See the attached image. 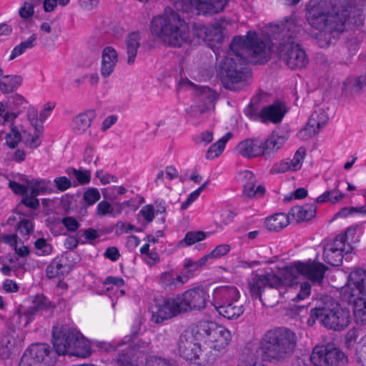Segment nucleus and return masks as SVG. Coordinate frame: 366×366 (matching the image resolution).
<instances>
[{
    "label": "nucleus",
    "instance_id": "bb28decb",
    "mask_svg": "<svg viewBox=\"0 0 366 366\" xmlns=\"http://www.w3.org/2000/svg\"><path fill=\"white\" fill-rule=\"evenodd\" d=\"M127 198L128 199L122 201V198L116 195V215L135 212L144 201L143 199H139L134 196L127 195Z\"/></svg>",
    "mask_w": 366,
    "mask_h": 366
},
{
    "label": "nucleus",
    "instance_id": "c03bdc74",
    "mask_svg": "<svg viewBox=\"0 0 366 366\" xmlns=\"http://www.w3.org/2000/svg\"><path fill=\"white\" fill-rule=\"evenodd\" d=\"M326 247L335 249V251L341 252L342 254L350 253L352 249L349 242L345 240V237L340 234L337 235L333 242L328 244Z\"/></svg>",
    "mask_w": 366,
    "mask_h": 366
},
{
    "label": "nucleus",
    "instance_id": "20e7f679",
    "mask_svg": "<svg viewBox=\"0 0 366 366\" xmlns=\"http://www.w3.org/2000/svg\"><path fill=\"white\" fill-rule=\"evenodd\" d=\"M300 31L301 27L296 25L291 18L286 19L282 24L277 54L280 59L291 69L304 68L308 63L305 51L300 47L297 39Z\"/></svg>",
    "mask_w": 366,
    "mask_h": 366
},
{
    "label": "nucleus",
    "instance_id": "de8ad7c7",
    "mask_svg": "<svg viewBox=\"0 0 366 366\" xmlns=\"http://www.w3.org/2000/svg\"><path fill=\"white\" fill-rule=\"evenodd\" d=\"M20 114V112L6 111L0 115V125L8 127L9 129L14 127L16 118Z\"/></svg>",
    "mask_w": 366,
    "mask_h": 366
},
{
    "label": "nucleus",
    "instance_id": "b1692460",
    "mask_svg": "<svg viewBox=\"0 0 366 366\" xmlns=\"http://www.w3.org/2000/svg\"><path fill=\"white\" fill-rule=\"evenodd\" d=\"M286 137L273 132L264 141H261L262 156L267 158L276 153L286 142Z\"/></svg>",
    "mask_w": 366,
    "mask_h": 366
},
{
    "label": "nucleus",
    "instance_id": "e433bc0d",
    "mask_svg": "<svg viewBox=\"0 0 366 366\" xmlns=\"http://www.w3.org/2000/svg\"><path fill=\"white\" fill-rule=\"evenodd\" d=\"M66 173L70 177H74L77 182L73 183V186L76 187L79 184L83 185L89 183L91 180V173L90 171L84 169H77L74 167H69L66 169Z\"/></svg>",
    "mask_w": 366,
    "mask_h": 366
},
{
    "label": "nucleus",
    "instance_id": "37998d69",
    "mask_svg": "<svg viewBox=\"0 0 366 366\" xmlns=\"http://www.w3.org/2000/svg\"><path fill=\"white\" fill-rule=\"evenodd\" d=\"M223 39L222 26L219 22L207 26L206 41L220 43Z\"/></svg>",
    "mask_w": 366,
    "mask_h": 366
},
{
    "label": "nucleus",
    "instance_id": "6e6552de",
    "mask_svg": "<svg viewBox=\"0 0 366 366\" xmlns=\"http://www.w3.org/2000/svg\"><path fill=\"white\" fill-rule=\"evenodd\" d=\"M317 320L328 329L340 331L349 325L350 312L349 310L342 307L337 303L330 306L315 307L310 310L307 324L312 326Z\"/></svg>",
    "mask_w": 366,
    "mask_h": 366
},
{
    "label": "nucleus",
    "instance_id": "423d86ee",
    "mask_svg": "<svg viewBox=\"0 0 366 366\" xmlns=\"http://www.w3.org/2000/svg\"><path fill=\"white\" fill-rule=\"evenodd\" d=\"M52 341L59 355H69L87 357L92 353L91 345L78 330L67 325L53 327Z\"/></svg>",
    "mask_w": 366,
    "mask_h": 366
},
{
    "label": "nucleus",
    "instance_id": "c756f323",
    "mask_svg": "<svg viewBox=\"0 0 366 366\" xmlns=\"http://www.w3.org/2000/svg\"><path fill=\"white\" fill-rule=\"evenodd\" d=\"M201 100L204 104V107L194 106L191 107V111L189 113L191 117H198L207 111L214 109L217 96L213 92L208 90L207 92L202 94Z\"/></svg>",
    "mask_w": 366,
    "mask_h": 366
},
{
    "label": "nucleus",
    "instance_id": "f8f14e48",
    "mask_svg": "<svg viewBox=\"0 0 366 366\" xmlns=\"http://www.w3.org/2000/svg\"><path fill=\"white\" fill-rule=\"evenodd\" d=\"M310 360L315 366H343L347 362L345 354L331 345L316 346Z\"/></svg>",
    "mask_w": 366,
    "mask_h": 366
},
{
    "label": "nucleus",
    "instance_id": "473e14b6",
    "mask_svg": "<svg viewBox=\"0 0 366 366\" xmlns=\"http://www.w3.org/2000/svg\"><path fill=\"white\" fill-rule=\"evenodd\" d=\"M365 84V76L349 77L343 82L342 92L346 95H354L358 94Z\"/></svg>",
    "mask_w": 366,
    "mask_h": 366
},
{
    "label": "nucleus",
    "instance_id": "5fc2aeb1",
    "mask_svg": "<svg viewBox=\"0 0 366 366\" xmlns=\"http://www.w3.org/2000/svg\"><path fill=\"white\" fill-rule=\"evenodd\" d=\"M36 197L37 196L32 195L30 192V195H26L22 198L21 204L17 206L16 209L21 210L23 206L31 209L37 208L39 206V202Z\"/></svg>",
    "mask_w": 366,
    "mask_h": 366
},
{
    "label": "nucleus",
    "instance_id": "09e8293b",
    "mask_svg": "<svg viewBox=\"0 0 366 366\" xmlns=\"http://www.w3.org/2000/svg\"><path fill=\"white\" fill-rule=\"evenodd\" d=\"M101 194L99 191L94 187L87 189L83 195V199L88 206L94 204L99 200Z\"/></svg>",
    "mask_w": 366,
    "mask_h": 366
},
{
    "label": "nucleus",
    "instance_id": "ea45409f",
    "mask_svg": "<svg viewBox=\"0 0 366 366\" xmlns=\"http://www.w3.org/2000/svg\"><path fill=\"white\" fill-rule=\"evenodd\" d=\"M345 197V194L340 192L337 188L325 192L316 199V203L330 202L335 204L339 202Z\"/></svg>",
    "mask_w": 366,
    "mask_h": 366
},
{
    "label": "nucleus",
    "instance_id": "864d4df0",
    "mask_svg": "<svg viewBox=\"0 0 366 366\" xmlns=\"http://www.w3.org/2000/svg\"><path fill=\"white\" fill-rule=\"evenodd\" d=\"M8 102L11 110L14 112H16V110L21 107H25V105L28 104V101L19 94H14L11 96L8 99Z\"/></svg>",
    "mask_w": 366,
    "mask_h": 366
},
{
    "label": "nucleus",
    "instance_id": "aec40b11",
    "mask_svg": "<svg viewBox=\"0 0 366 366\" xmlns=\"http://www.w3.org/2000/svg\"><path fill=\"white\" fill-rule=\"evenodd\" d=\"M241 179L244 184L242 195L248 199H257L262 197L265 193V187L262 184L256 186L257 179L255 175L249 170L240 173Z\"/></svg>",
    "mask_w": 366,
    "mask_h": 366
},
{
    "label": "nucleus",
    "instance_id": "f3484780",
    "mask_svg": "<svg viewBox=\"0 0 366 366\" xmlns=\"http://www.w3.org/2000/svg\"><path fill=\"white\" fill-rule=\"evenodd\" d=\"M327 267L322 263L316 262H298L290 267L288 270L293 274H302L315 284L320 285Z\"/></svg>",
    "mask_w": 366,
    "mask_h": 366
},
{
    "label": "nucleus",
    "instance_id": "393cba45",
    "mask_svg": "<svg viewBox=\"0 0 366 366\" xmlns=\"http://www.w3.org/2000/svg\"><path fill=\"white\" fill-rule=\"evenodd\" d=\"M236 150L247 159L262 156L261 141L258 139H247L242 141L236 147Z\"/></svg>",
    "mask_w": 366,
    "mask_h": 366
},
{
    "label": "nucleus",
    "instance_id": "79ce46f5",
    "mask_svg": "<svg viewBox=\"0 0 366 366\" xmlns=\"http://www.w3.org/2000/svg\"><path fill=\"white\" fill-rule=\"evenodd\" d=\"M36 35L32 34L26 41H24L16 45L11 51L9 60H13L16 57L20 56L24 53L27 49L33 48L36 44Z\"/></svg>",
    "mask_w": 366,
    "mask_h": 366
},
{
    "label": "nucleus",
    "instance_id": "f257e3e1",
    "mask_svg": "<svg viewBox=\"0 0 366 366\" xmlns=\"http://www.w3.org/2000/svg\"><path fill=\"white\" fill-rule=\"evenodd\" d=\"M235 59L226 56L219 64L220 76L224 88L238 91L250 77V69L246 66L247 57L254 63L267 61L272 51L269 37L249 31L245 36L234 37L229 46Z\"/></svg>",
    "mask_w": 366,
    "mask_h": 366
},
{
    "label": "nucleus",
    "instance_id": "69168bd1",
    "mask_svg": "<svg viewBox=\"0 0 366 366\" xmlns=\"http://www.w3.org/2000/svg\"><path fill=\"white\" fill-rule=\"evenodd\" d=\"M54 182L55 183L57 189L61 192L68 189L73 185L71 180L65 176L55 178Z\"/></svg>",
    "mask_w": 366,
    "mask_h": 366
},
{
    "label": "nucleus",
    "instance_id": "3c124183",
    "mask_svg": "<svg viewBox=\"0 0 366 366\" xmlns=\"http://www.w3.org/2000/svg\"><path fill=\"white\" fill-rule=\"evenodd\" d=\"M21 136L19 130L15 127L10 128V132L6 135V142L10 148H15L21 142Z\"/></svg>",
    "mask_w": 366,
    "mask_h": 366
},
{
    "label": "nucleus",
    "instance_id": "cd10ccee",
    "mask_svg": "<svg viewBox=\"0 0 366 366\" xmlns=\"http://www.w3.org/2000/svg\"><path fill=\"white\" fill-rule=\"evenodd\" d=\"M316 214V207L314 204H306L302 206H295L289 212L290 218L297 222L308 221Z\"/></svg>",
    "mask_w": 366,
    "mask_h": 366
},
{
    "label": "nucleus",
    "instance_id": "774afa93",
    "mask_svg": "<svg viewBox=\"0 0 366 366\" xmlns=\"http://www.w3.org/2000/svg\"><path fill=\"white\" fill-rule=\"evenodd\" d=\"M146 366H172V365L166 359L158 357H151L147 360Z\"/></svg>",
    "mask_w": 366,
    "mask_h": 366
},
{
    "label": "nucleus",
    "instance_id": "412c9836",
    "mask_svg": "<svg viewBox=\"0 0 366 366\" xmlns=\"http://www.w3.org/2000/svg\"><path fill=\"white\" fill-rule=\"evenodd\" d=\"M287 113L285 105L279 101L264 107L259 113V117L263 123L272 122L278 124L282 122Z\"/></svg>",
    "mask_w": 366,
    "mask_h": 366
},
{
    "label": "nucleus",
    "instance_id": "052dcab7",
    "mask_svg": "<svg viewBox=\"0 0 366 366\" xmlns=\"http://www.w3.org/2000/svg\"><path fill=\"white\" fill-rule=\"evenodd\" d=\"M357 360L362 366H366V334L361 338L360 346L357 349Z\"/></svg>",
    "mask_w": 366,
    "mask_h": 366
},
{
    "label": "nucleus",
    "instance_id": "ddd939ff",
    "mask_svg": "<svg viewBox=\"0 0 366 366\" xmlns=\"http://www.w3.org/2000/svg\"><path fill=\"white\" fill-rule=\"evenodd\" d=\"M197 333L205 335V341L209 347L216 351H222L228 345L231 335L228 330L221 325L207 323L201 325Z\"/></svg>",
    "mask_w": 366,
    "mask_h": 366
},
{
    "label": "nucleus",
    "instance_id": "e2e57ef3",
    "mask_svg": "<svg viewBox=\"0 0 366 366\" xmlns=\"http://www.w3.org/2000/svg\"><path fill=\"white\" fill-rule=\"evenodd\" d=\"M61 223L69 232H74L80 227V223L72 217H64L61 220Z\"/></svg>",
    "mask_w": 366,
    "mask_h": 366
},
{
    "label": "nucleus",
    "instance_id": "f03ea898",
    "mask_svg": "<svg viewBox=\"0 0 366 366\" xmlns=\"http://www.w3.org/2000/svg\"><path fill=\"white\" fill-rule=\"evenodd\" d=\"M150 27L154 35L174 47H180L187 43L198 44L206 41L207 26L195 24L190 34L184 19L169 7L166 8L162 15L153 18Z\"/></svg>",
    "mask_w": 366,
    "mask_h": 366
},
{
    "label": "nucleus",
    "instance_id": "f704fd0d",
    "mask_svg": "<svg viewBox=\"0 0 366 366\" xmlns=\"http://www.w3.org/2000/svg\"><path fill=\"white\" fill-rule=\"evenodd\" d=\"M139 34L138 32L131 33L127 39L126 46L127 52V64H132L134 63L135 57L137 54V49L139 47Z\"/></svg>",
    "mask_w": 366,
    "mask_h": 366
},
{
    "label": "nucleus",
    "instance_id": "1a4fd4ad",
    "mask_svg": "<svg viewBox=\"0 0 366 366\" xmlns=\"http://www.w3.org/2000/svg\"><path fill=\"white\" fill-rule=\"evenodd\" d=\"M212 304L222 317L228 319L239 317L244 312L239 301V290L234 286H222L214 290Z\"/></svg>",
    "mask_w": 366,
    "mask_h": 366
},
{
    "label": "nucleus",
    "instance_id": "0eeeda50",
    "mask_svg": "<svg viewBox=\"0 0 366 366\" xmlns=\"http://www.w3.org/2000/svg\"><path fill=\"white\" fill-rule=\"evenodd\" d=\"M269 287L272 298L267 300L268 305L273 306L278 303L281 299L285 297V292H290L285 288L282 280L273 272H265L262 274H252L248 282V288L250 295L253 299H258L264 305L262 299V293L264 289Z\"/></svg>",
    "mask_w": 366,
    "mask_h": 366
},
{
    "label": "nucleus",
    "instance_id": "dca6fc26",
    "mask_svg": "<svg viewBox=\"0 0 366 366\" xmlns=\"http://www.w3.org/2000/svg\"><path fill=\"white\" fill-rule=\"evenodd\" d=\"M178 351L187 360L196 362L202 355V350L197 342L193 331L185 330L178 340Z\"/></svg>",
    "mask_w": 366,
    "mask_h": 366
},
{
    "label": "nucleus",
    "instance_id": "8fccbe9b",
    "mask_svg": "<svg viewBox=\"0 0 366 366\" xmlns=\"http://www.w3.org/2000/svg\"><path fill=\"white\" fill-rule=\"evenodd\" d=\"M36 254L39 256L50 254L52 252V247L44 238H39L34 242Z\"/></svg>",
    "mask_w": 366,
    "mask_h": 366
},
{
    "label": "nucleus",
    "instance_id": "4468645a",
    "mask_svg": "<svg viewBox=\"0 0 366 366\" xmlns=\"http://www.w3.org/2000/svg\"><path fill=\"white\" fill-rule=\"evenodd\" d=\"M177 297L182 313L200 311L206 307L209 300L208 293L200 287L187 290Z\"/></svg>",
    "mask_w": 366,
    "mask_h": 366
},
{
    "label": "nucleus",
    "instance_id": "a211bd4d",
    "mask_svg": "<svg viewBox=\"0 0 366 366\" xmlns=\"http://www.w3.org/2000/svg\"><path fill=\"white\" fill-rule=\"evenodd\" d=\"M328 119L329 117L325 109H316L312 112L305 127L299 132L298 137L304 140L311 138L319 132Z\"/></svg>",
    "mask_w": 366,
    "mask_h": 366
},
{
    "label": "nucleus",
    "instance_id": "603ef678",
    "mask_svg": "<svg viewBox=\"0 0 366 366\" xmlns=\"http://www.w3.org/2000/svg\"><path fill=\"white\" fill-rule=\"evenodd\" d=\"M19 322H23L24 326H27L34 319L36 312L33 310L30 307L26 309H18L16 311Z\"/></svg>",
    "mask_w": 366,
    "mask_h": 366
},
{
    "label": "nucleus",
    "instance_id": "72a5a7b5",
    "mask_svg": "<svg viewBox=\"0 0 366 366\" xmlns=\"http://www.w3.org/2000/svg\"><path fill=\"white\" fill-rule=\"evenodd\" d=\"M22 83V77L19 75H5L0 79V91L9 94L16 90Z\"/></svg>",
    "mask_w": 366,
    "mask_h": 366
},
{
    "label": "nucleus",
    "instance_id": "5701e85b",
    "mask_svg": "<svg viewBox=\"0 0 366 366\" xmlns=\"http://www.w3.org/2000/svg\"><path fill=\"white\" fill-rule=\"evenodd\" d=\"M262 360L264 357L259 345L247 346L240 354L238 366H262Z\"/></svg>",
    "mask_w": 366,
    "mask_h": 366
},
{
    "label": "nucleus",
    "instance_id": "4c0bfd02",
    "mask_svg": "<svg viewBox=\"0 0 366 366\" xmlns=\"http://www.w3.org/2000/svg\"><path fill=\"white\" fill-rule=\"evenodd\" d=\"M232 137L231 133H227L214 144H212L207 150L206 157L212 159L219 157L223 152L226 143Z\"/></svg>",
    "mask_w": 366,
    "mask_h": 366
},
{
    "label": "nucleus",
    "instance_id": "a878e982",
    "mask_svg": "<svg viewBox=\"0 0 366 366\" xmlns=\"http://www.w3.org/2000/svg\"><path fill=\"white\" fill-rule=\"evenodd\" d=\"M189 280V275L174 276L172 272H162L159 277V283L165 290L172 291L183 285Z\"/></svg>",
    "mask_w": 366,
    "mask_h": 366
},
{
    "label": "nucleus",
    "instance_id": "9d476101",
    "mask_svg": "<svg viewBox=\"0 0 366 366\" xmlns=\"http://www.w3.org/2000/svg\"><path fill=\"white\" fill-rule=\"evenodd\" d=\"M342 301L351 304L359 298L366 299V272L360 268L350 272L347 282L340 291Z\"/></svg>",
    "mask_w": 366,
    "mask_h": 366
},
{
    "label": "nucleus",
    "instance_id": "2eb2a0df",
    "mask_svg": "<svg viewBox=\"0 0 366 366\" xmlns=\"http://www.w3.org/2000/svg\"><path fill=\"white\" fill-rule=\"evenodd\" d=\"M155 304L151 307V320L159 324L182 314L177 297L166 299H155Z\"/></svg>",
    "mask_w": 366,
    "mask_h": 366
},
{
    "label": "nucleus",
    "instance_id": "4d7b16f0",
    "mask_svg": "<svg viewBox=\"0 0 366 366\" xmlns=\"http://www.w3.org/2000/svg\"><path fill=\"white\" fill-rule=\"evenodd\" d=\"M114 286V277L112 276H109L106 278V280L103 282V289L102 292L106 294L112 300V305L114 307V302L112 299L114 292L113 287Z\"/></svg>",
    "mask_w": 366,
    "mask_h": 366
},
{
    "label": "nucleus",
    "instance_id": "4be33fe9",
    "mask_svg": "<svg viewBox=\"0 0 366 366\" xmlns=\"http://www.w3.org/2000/svg\"><path fill=\"white\" fill-rule=\"evenodd\" d=\"M306 154V149L304 147H300L295 152L293 159H287L282 161L280 164L272 167L271 172L273 174L284 173L288 170L297 171L302 167V161Z\"/></svg>",
    "mask_w": 366,
    "mask_h": 366
},
{
    "label": "nucleus",
    "instance_id": "7c9ffc66",
    "mask_svg": "<svg viewBox=\"0 0 366 366\" xmlns=\"http://www.w3.org/2000/svg\"><path fill=\"white\" fill-rule=\"evenodd\" d=\"M114 71V49L106 47L102 54L101 74L104 78L109 76Z\"/></svg>",
    "mask_w": 366,
    "mask_h": 366
},
{
    "label": "nucleus",
    "instance_id": "39448f33",
    "mask_svg": "<svg viewBox=\"0 0 366 366\" xmlns=\"http://www.w3.org/2000/svg\"><path fill=\"white\" fill-rule=\"evenodd\" d=\"M264 360L282 362L288 358L296 345L295 334L285 327L267 331L259 344Z\"/></svg>",
    "mask_w": 366,
    "mask_h": 366
},
{
    "label": "nucleus",
    "instance_id": "58836bf2",
    "mask_svg": "<svg viewBox=\"0 0 366 366\" xmlns=\"http://www.w3.org/2000/svg\"><path fill=\"white\" fill-rule=\"evenodd\" d=\"M354 305L353 313L355 320L361 325L366 324V298H359L352 301Z\"/></svg>",
    "mask_w": 366,
    "mask_h": 366
},
{
    "label": "nucleus",
    "instance_id": "6ab92c4d",
    "mask_svg": "<svg viewBox=\"0 0 366 366\" xmlns=\"http://www.w3.org/2000/svg\"><path fill=\"white\" fill-rule=\"evenodd\" d=\"M50 352V346L47 344L36 343L26 350L21 359L23 360L24 365H25V363L28 364L29 362L44 364L45 366H47L45 361ZM26 366H28V365H26Z\"/></svg>",
    "mask_w": 366,
    "mask_h": 366
},
{
    "label": "nucleus",
    "instance_id": "680f3d73",
    "mask_svg": "<svg viewBox=\"0 0 366 366\" xmlns=\"http://www.w3.org/2000/svg\"><path fill=\"white\" fill-rule=\"evenodd\" d=\"M139 215L142 216L147 224L152 222L154 218V207L151 204L144 205L139 211Z\"/></svg>",
    "mask_w": 366,
    "mask_h": 366
},
{
    "label": "nucleus",
    "instance_id": "9b49d317",
    "mask_svg": "<svg viewBox=\"0 0 366 366\" xmlns=\"http://www.w3.org/2000/svg\"><path fill=\"white\" fill-rule=\"evenodd\" d=\"M174 9L189 12L195 9L199 14H214L222 11L228 0H170Z\"/></svg>",
    "mask_w": 366,
    "mask_h": 366
},
{
    "label": "nucleus",
    "instance_id": "13d9d810",
    "mask_svg": "<svg viewBox=\"0 0 366 366\" xmlns=\"http://www.w3.org/2000/svg\"><path fill=\"white\" fill-rule=\"evenodd\" d=\"M34 225L31 221L24 219L21 220L18 224L16 228L17 232H19L21 235H29L33 232Z\"/></svg>",
    "mask_w": 366,
    "mask_h": 366
},
{
    "label": "nucleus",
    "instance_id": "a18cd8bd",
    "mask_svg": "<svg viewBox=\"0 0 366 366\" xmlns=\"http://www.w3.org/2000/svg\"><path fill=\"white\" fill-rule=\"evenodd\" d=\"M343 255L341 252L335 251L330 248L325 247L323 252L324 259L326 262L332 266L340 265L343 259Z\"/></svg>",
    "mask_w": 366,
    "mask_h": 366
},
{
    "label": "nucleus",
    "instance_id": "2f4dec72",
    "mask_svg": "<svg viewBox=\"0 0 366 366\" xmlns=\"http://www.w3.org/2000/svg\"><path fill=\"white\" fill-rule=\"evenodd\" d=\"M290 219V215L277 213L266 219L265 227L270 232H279L288 225Z\"/></svg>",
    "mask_w": 366,
    "mask_h": 366
},
{
    "label": "nucleus",
    "instance_id": "c9c22d12",
    "mask_svg": "<svg viewBox=\"0 0 366 366\" xmlns=\"http://www.w3.org/2000/svg\"><path fill=\"white\" fill-rule=\"evenodd\" d=\"M31 193L32 195L50 194L53 192L51 187V182L49 179H32L29 182Z\"/></svg>",
    "mask_w": 366,
    "mask_h": 366
},
{
    "label": "nucleus",
    "instance_id": "a19ab883",
    "mask_svg": "<svg viewBox=\"0 0 366 366\" xmlns=\"http://www.w3.org/2000/svg\"><path fill=\"white\" fill-rule=\"evenodd\" d=\"M65 265H64L59 259H54L47 266L46 269V276L49 279L61 277L64 275Z\"/></svg>",
    "mask_w": 366,
    "mask_h": 366
},
{
    "label": "nucleus",
    "instance_id": "bf43d9fd",
    "mask_svg": "<svg viewBox=\"0 0 366 366\" xmlns=\"http://www.w3.org/2000/svg\"><path fill=\"white\" fill-rule=\"evenodd\" d=\"M206 235L203 232H187L185 235L184 241L186 244L192 245L195 242L203 240Z\"/></svg>",
    "mask_w": 366,
    "mask_h": 366
},
{
    "label": "nucleus",
    "instance_id": "6e6d98bb",
    "mask_svg": "<svg viewBox=\"0 0 366 366\" xmlns=\"http://www.w3.org/2000/svg\"><path fill=\"white\" fill-rule=\"evenodd\" d=\"M49 300L43 295H36L32 300V305L30 307L36 313L48 307Z\"/></svg>",
    "mask_w": 366,
    "mask_h": 366
},
{
    "label": "nucleus",
    "instance_id": "0e129e2a",
    "mask_svg": "<svg viewBox=\"0 0 366 366\" xmlns=\"http://www.w3.org/2000/svg\"><path fill=\"white\" fill-rule=\"evenodd\" d=\"M230 246L229 244H219L210 253V258H219L226 255L230 251Z\"/></svg>",
    "mask_w": 366,
    "mask_h": 366
},
{
    "label": "nucleus",
    "instance_id": "49530a36",
    "mask_svg": "<svg viewBox=\"0 0 366 366\" xmlns=\"http://www.w3.org/2000/svg\"><path fill=\"white\" fill-rule=\"evenodd\" d=\"M285 288L290 292H285V295H287V297L291 298V300H293L294 302H298L300 300H304L305 298L307 297L310 294V290H311V287L309 283H307V282L302 283V284H301L300 290L299 292L295 296H294L292 294L293 290H292V286H290V287L285 286Z\"/></svg>",
    "mask_w": 366,
    "mask_h": 366
},
{
    "label": "nucleus",
    "instance_id": "338daca9",
    "mask_svg": "<svg viewBox=\"0 0 366 366\" xmlns=\"http://www.w3.org/2000/svg\"><path fill=\"white\" fill-rule=\"evenodd\" d=\"M27 118L32 127L36 128L40 121L38 118V111L33 106L29 105L27 109Z\"/></svg>",
    "mask_w": 366,
    "mask_h": 366
},
{
    "label": "nucleus",
    "instance_id": "7ed1b4c3",
    "mask_svg": "<svg viewBox=\"0 0 366 366\" xmlns=\"http://www.w3.org/2000/svg\"><path fill=\"white\" fill-rule=\"evenodd\" d=\"M306 16L309 24L318 30L315 35L317 43L320 47L325 48L344 31L348 12L347 9L336 6L327 11L324 1H310Z\"/></svg>",
    "mask_w": 366,
    "mask_h": 366
},
{
    "label": "nucleus",
    "instance_id": "c85d7f7f",
    "mask_svg": "<svg viewBox=\"0 0 366 366\" xmlns=\"http://www.w3.org/2000/svg\"><path fill=\"white\" fill-rule=\"evenodd\" d=\"M96 112L90 109L77 115L72 122V129L76 134H82L90 127L92 121L95 118Z\"/></svg>",
    "mask_w": 366,
    "mask_h": 366
}]
</instances>
